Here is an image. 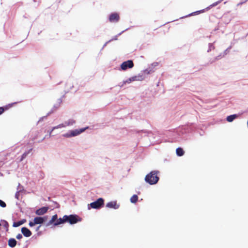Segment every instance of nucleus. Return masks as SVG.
<instances>
[{"label": "nucleus", "mask_w": 248, "mask_h": 248, "mask_svg": "<svg viewBox=\"0 0 248 248\" xmlns=\"http://www.w3.org/2000/svg\"><path fill=\"white\" fill-rule=\"evenodd\" d=\"M158 171H152L145 177V181L150 185H154L157 183L159 177L157 176Z\"/></svg>", "instance_id": "1"}, {"label": "nucleus", "mask_w": 248, "mask_h": 248, "mask_svg": "<svg viewBox=\"0 0 248 248\" xmlns=\"http://www.w3.org/2000/svg\"><path fill=\"white\" fill-rule=\"evenodd\" d=\"M65 219L66 222H69L70 224H76L81 220V218L77 215H65Z\"/></svg>", "instance_id": "2"}, {"label": "nucleus", "mask_w": 248, "mask_h": 248, "mask_svg": "<svg viewBox=\"0 0 248 248\" xmlns=\"http://www.w3.org/2000/svg\"><path fill=\"white\" fill-rule=\"evenodd\" d=\"M104 200L103 198H99L97 201L91 203L89 205L93 209H100L103 206Z\"/></svg>", "instance_id": "3"}, {"label": "nucleus", "mask_w": 248, "mask_h": 248, "mask_svg": "<svg viewBox=\"0 0 248 248\" xmlns=\"http://www.w3.org/2000/svg\"><path fill=\"white\" fill-rule=\"evenodd\" d=\"M134 66V63L132 61L128 60L123 62L121 65V68L123 70H125L127 68H131Z\"/></svg>", "instance_id": "4"}, {"label": "nucleus", "mask_w": 248, "mask_h": 248, "mask_svg": "<svg viewBox=\"0 0 248 248\" xmlns=\"http://www.w3.org/2000/svg\"><path fill=\"white\" fill-rule=\"evenodd\" d=\"M120 16L117 13H111L109 16V21L110 22L116 23L119 21Z\"/></svg>", "instance_id": "5"}, {"label": "nucleus", "mask_w": 248, "mask_h": 248, "mask_svg": "<svg viewBox=\"0 0 248 248\" xmlns=\"http://www.w3.org/2000/svg\"><path fill=\"white\" fill-rule=\"evenodd\" d=\"M48 210V207H43L35 211V214L37 215H43L47 212Z\"/></svg>", "instance_id": "6"}, {"label": "nucleus", "mask_w": 248, "mask_h": 248, "mask_svg": "<svg viewBox=\"0 0 248 248\" xmlns=\"http://www.w3.org/2000/svg\"><path fill=\"white\" fill-rule=\"evenodd\" d=\"M106 207L110 208L117 209L119 207V205L117 204L116 201H112L107 203Z\"/></svg>", "instance_id": "7"}, {"label": "nucleus", "mask_w": 248, "mask_h": 248, "mask_svg": "<svg viewBox=\"0 0 248 248\" xmlns=\"http://www.w3.org/2000/svg\"><path fill=\"white\" fill-rule=\"evenodd\" d=\"M21 232L25 237H30L32 233L31 231L26 227H23L21 229Z\"/></svg>", "instance_id": "8"}, {"label": "nucleus", "mask_w": 248, "mask_h": 248, "mask_svg": "<svg viewBox=\"0 0 248 248\" xmlns=\"http://www.w3.org/2000/svg\"><path fill=\"white\" fill-rule=\"evenodd\" d=\"M85 129V128H82V129H80L79 130L76 129L74 130L71 131H70L71 135L72 137L76 136L80 134L83 131H84Z\"/></svg>", "instance_id": "9"}, {"label": "nucleus", "mask_w": 248, "mask_h": 248, "mask_svg": "<svg viewBox=\"0 0 248 248\" xmlns=\"http://www.w3.org/2000/svg\"><path fill=\"white\" fill-rule=\"evenodd\" d=\"M58 219V216L57 214H55L53 215L51 219L48 222V223L46 224V226H50L52 224H53L54 225V223L56 221V220Z\"/></svg>", "instance_id": "10"}, {"label": "nucleus", "mask_w": 248, "mask_h": 248, "mask_svg": "<svg viewBox=\"0 0 248 248\" xmlns=\"http://www.w3.org/2000/svg\"><path fill=\"white\" fill-rule=\"evenodd\" d=\"M17 242L14 238H10L8 242V246L11 248H14L16 246Z\"/></svg>", "instance_id": "11"}, {"label": "nucleus", "mask_w": 248, "mask_h": 248, "mask_svg": "<svg viewBox=\"0 0 248 248\" xmlns=\"http://www.w3.org/2000/svg\"><path fill=\"white\" fill-rule=\"evenodd\" d=\"M45 218H46V217H36L34 218V221L36 224H42L45 221Z\"/></svg>", "instance_id": "12"}, {"label": "nucleus", "mask_w": 248, "mask_h": 248, "mask_svg": "<svg viewBox=\"0 0 248 248\" xmlns=\"http://www.w3.org/2000/svg\"><path fill=\"white\" fill-rule=\"evenodd\" d=\"M0 226H2L6 231H8L9 224L6 220H1L0 221Z\"/></svg>", "instance_id": "13"}, {"label": "nucleus", "mask_w": 248, "mask_h": 248, "mask_svg": "<svg viewBox=\"0 0 248 248\" xmlns=\"http://www.w3.org/2000/svg\"><path fill=\"white\" fill-rule=\"evenodd\" d=\"M66 222V220L65 219V215L63 216L62 218H59L57 219L56 221L54 223V226H57L60 224L64 223Z\"/></svg>", "instance_id": "14"}, {"label": "nucleus", "mask_w": 248, "mask_h": 248, "mask_svg": "<svg viewBox=\"0 0 248 248\" xmlns=\"http://www.w3.org/2000/svg\"><path fill=\"white\" fill-rule=\"evenodd\" d=\"M26 221V219H23L22 220H20V221H19L17 222H14V223L13 224V226L14 227H18V226L21 225L22 224H23V223H24Z\"/></svg>", "instance_id": "15"}, {"label": "nucleus", "mask_w": 248, "mask_h": 248, "mask_svg": "<svg viewBox=\"0 0 248 248\" xmlns=\"http://www.w3.org/2000/svg\"><path fill=\"white\" fill-rule=\"evenodd\" d=\"M176 154L178 156H181L184 155V151L182 148H178L176 150Z\"/></svg>", "instance_id": "16"}, {"label": "nucleus", "mask_w": 248, "mask_h": 248, "mask_svg": "<svg viewBox=\"0 0 248 248\" xmlns=\"http://www.w3.org/2000/svg\"><path fill=\"white\" fill-rule=\"evenodd\" d=\"M236 118V115H235V114L230 115L227 117V120L229 122H232Z\"/></svg>", "instance_id": "17"}, {"label": "nucleus", "mask_w": 248, "mask_h": 248, "mask_svg": "<svg viewBox=\"0 0 248 248\" xmlns=\"http://www.w3.org/2000/svg\"><path fill=\"white\" fill-rule=\"evenodd\" d=\"M138 200V197L137 195H133L130 198V202L132 203H136Z\"/></svg>", "instance_id": "18"}, {"label": "nucleus", "mask_w": 248, "mask_h": 248, "mask_svg": "<svg viewBox=\"0 0 248 248\" xmlns=\"http://www.w3.org/2000/svg\"><path fill=\"white\" fill-rule=\"evenodd\" d=\"M32 150V149H31L28 152L24 153L21 156V158L20 159V161H22L24 158L26 157L27 155L29 154V153Z\"/></svg>", "instance_id": "19"}, {"label": "nucleus", "mask_w": 248, "mask_h": 248, "mask_svg": "<svg viewBox=\"0 0 248 248\" xmlns=\"http://www.w3.org/2000/svg\"><path fill=\"white\" fill-rule=\"evenodd\" d=\"M0 206L3 208L5 207L6 206V204L5 203V202H4L1 200H0Z\"/></svg>", "instance_id": "20"}, {"label": "nucleus", "mask_w": 248, "mask_h": 248, "mask_svg": "<svg viewBox=\"0 0 248 248\" xmlns=\"http://www.w3.org/2000/svg\"><path fill=\"white\" fill-rule=\"evenodd\" d=\"M7 108L6 107L5 108L4 107H0V115L5 110L7 109Z\"/></svg>", "instance_id": "21"}, {"label": "nucleus", "mask_w": 248, "mask_h": 248, "mask_svg": "<svg viewBox=\"0 0 248 248\" xmlns=\"http://www.w3.org/2000/svg\"><path fill=\"white\" fill-rule=\"evenodd\" d=\"M63 136L64 137H66V138H69V137H71V133L70 132L69 133H66V134H64L63 135Z\"/></svg>", "instance_id": "22"}, {"label": "nucleus", "mask_w": 248, "mask_h": 248, "mask_svg": "<svg viewBox=\"0 0 248 248\" xmlns=\"http://www.w3.org/2000/svg\"><path fill=\"white\" fill-rule=\"evenodd\" d=\"M16 238L17 239H20L22 238V235L20 233H19L16 236Z\"/></svg>", "instance_id": "23"}, {"label": "nucleus", "mask_w": 248, "mask_h": 248, "mask_svg": "<svg viewBox=\"0 0 248 248\" xmlns=\"http://www.w3.org/2000/svg\"><path fill=\"white\" fill-rule=\"evenodd\" d=\"M29 226H30V227H32V226H34L35 224H36L35 223V222H34V221L33 220V222L30 221V222H29Z\"/></svg>", "instance_id": "24"}, {"label": "nucleus", "mask_w": 248, "mask_h": 248, "mask_svg": "<svg viewBox=\"0 0 248 248\" xmlns=\"http://www.w3.org/2000/svg\"><path fill=\"white\" fill-rule=\"evenodd\" d=\"M136 78H137L136 77H132V78H129V80L130 81H134L136 80Z\"/></svg>", "instance_id": "25"}, {"label": "nucleus", "mask_w": 248, "mask_h": 248, "mask_svg": "<svg viewBox=\"0 0 248 248\" xmlns=\"http://www.w3.org/2000/svg\"><path fill=\"white\" fill-rule=\"evenodd\" d=\"M19 192H17L16 193V195H15V197L17 199H19Z\"/></svg>", "instance_id": "26"}, {"label": "nucleus", "mask_w": 248, "mask_h": 248, "mask_svg": "<svg viewBox=\"0 0 248 248\" xmlns=\"http://www.w3.org/2000/svg\"><path fill=\"white\" fill-rule=\"evenodd\" d=\"M62 126H63L62 124H59V125H58V126H57V127H54L53 128V129H55V128H58V127H62Z\"/></svg>", "instance_id": "27"}, {"label": "nucleus", "mask_w": 248, "mask_h": 248, "mask_svg": "<svg viewBox=\"0 0 248 248\" xmlns=\"http://www.w3.org/2000/svg\"><path fill=\"white\" fill-rule=\"evenodd\" d=\"M217 4V3H214V4H212L211 6H216Z\"/></svg>", "instance_id": "28"}]
</instances>
